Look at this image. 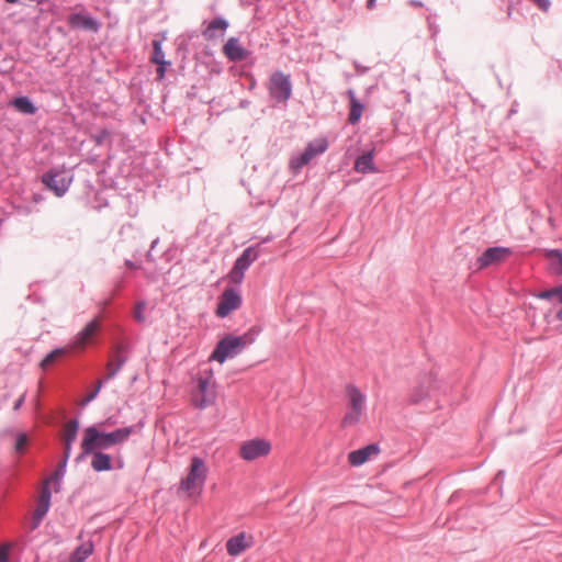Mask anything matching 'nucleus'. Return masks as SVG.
<instances>
[{"mask_svg": "<svg viewBox=\"0 0 562 562\" xmlns=\"http://www.w3.org/2000/svg\"><path fill=\"white\" fill-rule=\"evenodd\" d=\"M110 424V419H108L104 423L87 427L83 430L81 449L85 454L122 445L126 442L134 432L133 426L119 428L111 432L104 431V427Z\"/></svg>", "mask_w": 562, "mask_h": 562, "instance_id": "nucleus-1", "label": "nucleus"}, {"mask_svg": "<svg viewBox=\"0 0 562 562\" xmlns=\"http://www.w3.org/2000/svg\"><path fill=\"white\" fill-rule=\"evenodd\" d=\"M207 476V467L205 462L193 457L188 468L187 474L181 479L177 493L180 497L194 498L202 494Z\"/></svg>", "mask_w": 562, "mask_h": 562, "instance_id": "nucleus-2", "label": "nucleus"}, {"mask_svg": "<svg viewBox=\"0 0 562 562\" xmlns=\"http://www.w3.org/2000/svg\"><path fill=\"white\" fill-rule=\"evenodd\" d=\"M346 413L340 422L341 428L358 425L366 412L367 396L353 384L345 387Z\"/></svg>", "mask_w": 562, "mask_h": 562, "instance_id": "nucleus-3", "label": "nucleus"}, {"mask_svg": "<svg viewBox=\"0 0 562 562\" xmlns=\"http://www.w3.org/2000/svg\"><path fill=\"white\" fill-rule=\"evenodd\" d=\"M249 341L246 336H226L223 338L210 356V360L224 363L226 359L238 355Z\"/></svg>", "mask_w": 562, "mask_h": 562, "instance_id": "nucleus-4", "label": "nucleus"}, {"mask_svg": "<svg viewBox=\"0 0 562 562\" xmlns=\"http://www.w3.org/2000/svg\"><path fill=\"white\" fill-rule=\"evenodd\" d=\"M267 87L270 97L278 102H286L292 95L290 77L281 71L270 76Z\"/></svg>", "mask_w": 562, "mask_h": 562, "instance_id": "nucleus-5", "label": "nucleus"}, {"mask_svg": "<svg viewBox=\"0 0 562 562\" xmlns=\"http://www.w3.org/2000/svg\"><path fill=\"white\" fill-rule=\"evenodd\" d=\"M271 449L272 446L269 440L263 438H254L240 443L239 457L247 462H251L259 458L269 456Z\"/></svg>", "mask_w": 562, "mask_h": 562, "instance_id": "nucleus-6", "label": "nucleus"}, {"mask_svg": "<svg viewBox=\"0 0 562 562\" xmlns=\"http://www.w3.org/2000/svg\"><path fill=\"white\" fill-rule=\"evenodd\" d=\"M258 258V250L255 247L246 248L243 254L236 259L234 267L228 273V279L232 283L239 284L245 276V271Z\"/></svg>", "mask_w": 562, "mask_h": 562, "instance_id": "nucleus-7", "label": "nucleus"}, {"mask_svg": "<svg viewBox=\"0 0 562 562\" xmlns=\"http://www.w3.org/2000/svg\"><path fill=\"white\" fill-rule=\"evenodd\" d=\"M216 394L212 385L211 375L198 379L196 390L192 395V402L198 408H205L215 402Z\"/></svg>", "mask_w": 562, "mask_h": 562, "instance_id": "nucleus-8", "label": "nucleus"}, {"mask_svg": "<svg viewBox=\"0 0 562 562\" xmlns=\"http://www.w3.org/2000/svg\"><path fill=\"white\" fill-rule=\"evenodd\" d=\"M42 181L56 196H63L72 182V176L61 171H48L43 175Z\"/></svg>", "mask_w": 562, "mask_h": 562, "instance_id": "nucleus-9", "label": "nucleus"}, {"mask_svg": "<svg viewBox=\"0 0 562 562\" xmlns=\"http://www.w3.org/2000/svg\"><path fill=\"white\" fill-rule=\"evenodd\" d=\"M328 148V143L325 138H317L311 142L305 148L304 153L299 157L293 158L290 166L293 170H299L307 165L317 155L323 154Z\"/></svg>", "mask_w": 562, "mask_h": 562, "instance_id": "nucleus-10", "label": "nucleus"}, {"mask_svg": "<svg viewBox=\"0 0 562 562\" xmlns=\"http://www.w3.org/2000/svg\"><path fill=\"white\" fill-rule=\"evenodd\" d=\"M512 255V250L506 247L487 248L476 260L479 269H484L493 265H499Z\"/></svg>", "mask_w": 562, "mask_h": 562, "instance_id": "nucleus-11", "label": "nucleus"}, {"mask_svg": "<svg viewBox=\"0 0 562 562\" xmlns=\"http://www.w3.org/2000/svg\"><path fill=\"white\" fill-rule=\"evenodd\" d=\"M240 295L233 289H226L220 297L216 314L220 317H225L231 312L237 310L240 306Z\"/></svg>", "mask_w": 562, "mask_h": 562, "instance_id": "nucleus-12", "label": "nucleus"}, {"mask_svg": "<svg viewBox=\"0 0 562 562\" xmlns=\"http://www.w3.org/2000/svg\"><path fill=\"white\" fill-rule=\"evenodd\" d=\"M223 53L232 61L245 60L249 56V52L241 46L236 37L228 38L223 47Z\"/></svg>", "mask_w": 562, "mask_h": 562, "instance_id": "nucleus-13", "label": "nucleus"}, {"mask_svg": "<svg viewBox=\"0 0 562 562\" xmlns=\"http://www.w3.org/2000/svg\"><path fill=\"white\" fill-rule=\"evenodd\" d=\"M68 24L75 30L83 29L91 32H98L99 30L98 21L81 12L70 14L68 18Z\"/></svg>", "mask_w": 562, "mask_h": 562, "instance_id": "nucleus-14", "label": "nucleus"}, {"mask_svg": "<svg viewBox=\"0 0 562 562\" xmlns=\"http://www.w3.org/2000/svg\"><path fill=\"white\" fill-rule=\"evenodd\" d=\"M79 424L77 420H69L64 427L63 442H64V461L61 467L65 465L70 456L71 445L76 440Z\"/></svg>", "mask_w": 562, "mask_h": 562, "instance_id": "nucleus-15", "label": "nucleus"}, {"mask_svg": "<svg viewBox=\"0 0 562 562\" xmlns=\"http://www.w3.org/2000/svg\"><path fill=\"white\" fill-rule=\"evenodd\" d=\"M251 546V537L245 532H240L235 537H232L226 542V549L229 555L236 557Z\"/></svg>", "mask_w": 562, "mask_h": 562, "instance_id": "nucleus-16", "label": "nucleus"}, {"mask_svg": "<svg viewBox=\"0 0 562 562\" xmlns=\"http://www.w3.org/2000/svg\"><path fill=\"white\" fill-rule=\"evenodd\" d=\"M48 481L45 483L44 487L42 488L40 499L37 507L34 512L33 520L34 526L33 528H36L38 524L42 521L46 513L48 512L49 505H50V491L47 486Z\"/></svg>", "mask_w": 562, "mask_h": 562, "instance_id": "nucleus-17", "label": "nucleus"}, {"mask_svg": "<svg viewBox=\"0 0 562 562\" xmlns=\"http://www.w3.org/2000/svg\"><path fill=\"white\" fill-rule=\"evenodd\" d=\"M379 447L375 445H369L364 448L351 451L348 454V461L353 467H359L366 463L371 456L378 454Z\"/></svg>", "mask_w": 562, "mask_h": 562, "instance_id": "nucleus-18", "label": "nucleus"}, {"mask_svg": "<svg viewBox=\"0 0 562 562\" xmlns=\"http://www.w3.org/2000/svg\"><path fill=\"white\" fill-rule=\"evenodd\" d=\"M100 328V323L98 319L91 321L87 326L76 336L74 341L75 348H85V346L92 339L95 333Z\"/></svg>", "mask_w": 562, "mask_h": 562, "instance_id": "nucleus-19", "label": "nucleus"}, {"mask_svg": "<svg viewBox=\"0 0 562 562\" xmlns=\"http://www.w3.org/2000/svg\"><path fill=\"white\" fill-rule=\"evenodd\" d=\"M544 258L549 261V271L557 276H562V250L544 249Z\"/></svg>", "mask_w": 562, "mask_h": 562, "instance_id": "nucleus-20", "label": "nucleus"}, {"mask_svg": "<svg viewBox=\"0 0 562 562\" xmlns=\"http://www.w3.org/2000/svg\"><path fill=\"white\" fill-rule=\"evenodd\" d=\"M347 94H348L349 102H350V112H349L348 121L351 124H356L361 119V115L363 112V105L356 98L353 90H348Z\"/></svg>", "mask_w": 562, "mask_h": 562, "instance_id": "nucleus-21", "label": "nucleus"}, {"mask_svg": "<svg viewBox=\"0 0 562 562\" xmlns=\"http://www.w3.org/2000/svg\"><path fill=\"white\" fill-rule=\"evenodd\" d=\"M355 170L360 173L376 171L373 164V153L369 151L358 157L355 162Z\"/></svg>", "mask_w": 562, "mask_h": 562, "instance_id": "nucleus-22", "label": "nucleus"}, {"mask_svg": "<svg viewBox=\"0 0 562 562\" xmlns=\"http://www.w3.org/2000/svg\"><path fill=\"white\" fill-rule=\"evenodd\" d=\"M93 552V544L91 541L83 542L70 555L69 562H85Z\"/></svg>", "mask_w": 562, "mask_h": 562, "instance_id": "nucleus-23", "label": "nucleus"}, {"mask_svg": "<svg viewBox=\"0 0 562 562\" xmlns=\"http://www.w3.org/2000/svg\"><path fill=\"white\" fill-rule=\"evenodd\" d=\"M91 467L97 472L111 470L110 456L102 453L100 451L95 452L91 460Z\"/></svg>", "mask_w": 562, "mask_h": 562, "instance_id": "nucleus-24", "label": "nucleus"}, {"mask_svg": "<svg viewBox=\"0 0 562 562\" xmlns=\"http://www.w3.org/2000/svg\"><path fill=\"white\" fill-rule=\"evenodd\" d=\"M228 27V22L222 18H216L210 22L203 35L206 40H214L216 37L215 31L224 32Z\"/></svg>", "mask_w": 562, "mask_h": 562, "instance_id": "nucleus-25", "label": "nucleus"}, {"mask_svg": "<svg viewBox=\"0 0 562 562\" xmlns=\"http://www.w3.org/2000/svg\"><path fill=\"white\" fill-rule=\"evenodd\" d=\"M12 104L21 113L34 114L36 111V108L34 106V104L26 97L15 98L13 100Z\"/></svg>", "mask_w": 562, "mask_h": 562, "instance_id": "nucleus-26", "label": "nucleus"}, {"mask_svg": "<svg viewBox=\"0 0 562 562\" xmlns=\"http://www.w3.org/2000/svg\"><path fill=\"white\" fill-rule=\"evenodd\" d=\"M68 351L67 348H58L49 352L41 362V368L46 370L50 364H53L57 359L61 356L66 355Z\"/></svg>", "mask_w": 562, "mask_h": 562, "instance_id": "nucleus-27", "label": "nucleus"}, {"mask_svg": "<svg viewBox=\"0 0 562 562\" xmlns=\"http://www.w3.org/2000/svg\"><path fill=\"white\" fill-rule=\"evenodd\" d=\"M125 359L116 356L113 360H110L106 364V379H112L123 367Z\"/></svg>", "mask_w": 562, "mask_h": 562, "instance_id": "nucleus-28", "label": "nucleus"}, {"mask_svg": "<svg viewBox=\"0 0 562 562\" xmlns=\"http://www.w3.org/2000/svg\"><path fill=\"white\" fill-rule=\"evenodd\" d=\"M537 297H539L541 300H549L551 297H557L559 300V302L562 303V285L555 286L550 290L542 291L537 295Z\"/></svg>", "mask_w": 562, "mask_h": 562, "instance_id": "nucleus-29", "label": "nucleus"}, {"mask_svg": "<svg viewBox=\"0 0 562 562\" xmlns=\"http://www.w3.org/2000/svg\"><path fill=\"white\" fill-rule=\"evenodd\" d=\"M154 52L151 56V61L155 64H169L165 60V54L161 48V44L158 41H154L153 43Z\"/></svg>", "mask_w": 562, "mask_h": 562, "instance_id": "nucleus-30", "label": "nucleus"}, {"mask_svg": "<svg viewBox=\"0 0 562 562\" xmlns=\"http://www.w3.org/2000/svg\"><path fill=\"white\" fill-rule=\"evenodd\" d=\"M26 443H27L26 436L25 435H20L18 437V439H16V442H15V450L18 452H21L25 448Z\"/></svg>", "mask_w": 562, "mask_h": 562, "instance_id": "nucleus-31", "label": "nucleus"}, {"mask_svg": "<svg viewBox=\"0 0 562 562\" xmlns=\"http://www.w3.org/2000/svg\"><path fill=\"white\" fill-rule=\"evenodd\" d=\"M10 544H4L0 547V562H8L9 561V553H10Z\"/></svg>", "mask_w": 562, "mask_h": 562, "instance_id": "nucleus-32", "label": "nucleus"}, {"mask_svg": "<svg viewBox=\"0 0 562 562\" xmlns=\"http://www.w3.org/2000/svg\"><path fill=\"white\" fill-rule=\"evenodd\" d=\"M101 387H102V381H101V380H99V381L97 382V386H95V389H93V392H92V393H90V394L87 396V400H86V401H87V402L92 401V400L98 395V393L100 392Z\"/></svg>", "mask_w": 562, "mask_h": 562, "instance_id": "nucleus-33", "label": "nucleus"}, {"mask_svg": "<svg viewBox=\"0 0 562 562\" xmlns=\"http://www.w3.org/2000/svg\"><path fill=\"white\" fill-rule=\"evenodd\" d=\"M157 65H158L157 77L159 80H161L165 77L166 66L168 64H157Z\"/></svg>", "mask_w": 562, "mask_h": 562, "instance_id": "nucleus-34", "label": "nucleus"}, {"mask_svg": "<svg viewBox=\"0 0 562 562\" xmlns=\"http://www.w3.org/2000/svg\"><path fill=\"white\" fill-rule=\"evenodd\" d=\"M537 5L542 10H548L550 2L548 0H533Z\"/></svg>", "mask_w": 562, "mask_h": 562, "instance_id": "nucleus-35", "label": "nucleus"}, {"mask_svg": "<svg viewBox=\"0 0 562 562\" xmlns=\"http://www.w3.org/2000/svg\"><path fill=\"white\" fill-rule=\"evenodd\" d=\"M143 308H144V304H139V305L137 306V310H136V312H135V318H136L137 321H144V317H143V314H142Z\"/></svg>", "mask_w": 562, "mask_h": 562, "instance_id": "nucleus-36", "label": "nucleus"}, {"mask_svg": "<svg viewBox=\"0 0 562 562\" xmlns=\"http://www.w3.org/2000/svg\"><path fill=\"white\" fill-rule=\"evenodd\" d=\"M24 402V395H22L14 404V409H19L22 405V403Z\"/></svg>", "mask_w": 562, "mask_h": 562, "instance_id": "nucleus-37", "label": "nucleus"}, {"mask_svg": "<svg viewBox=\"0 0 562 562\" xmlns=\"http://www.w3.org/2000/svg\"><path fill=\"white\" fill-rule=\"evenodd\" d=\"M374 3H375V0H368L367 1L368 9H373L374 8Z\"/></svg>", "mask_w": 562, "mask_h": 562, "instance_id": "nucleus-38", "label": "nucleus"}, {"mask_svg": "<svg viewBox=\"0 0 562 562\" xmlns=\"http://www.w3.org/2000/svg\"><path fill=\"white\" fill-rule=\"evenodd\" d=\"M557 317L562 321V308L558 312Z\"/></svg>", "mask_w": 562, "mask_h": 562, "instance_id": "nucleus-39", "label": "nucleus"}, {"mask_svg": "<svg viewBox=\"0 0 562 562\" xmlns=\"http://www.w3.org/2000/svg\"><path fill=\"white\" fill-rule=\"evenodd\" d=\"M8 2H11V3H14L16 2L18 0H7Z\"/></svg>", "mask_w": 562, "mask_h": 562, "instance_id": "nucleus-40", "label": "nucleus"}]
</instances>
